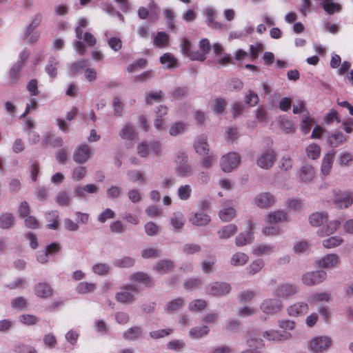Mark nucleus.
Segmentation results:
<instances>
[{"mask_svg":"<svg viewBox=\"0 0 353 353\" xmlns=\"http://www.w3.org/2000/svg\"><path fill=\"white\" fill-rule=\"evenodd\" d=\"M240 161V156L237 153L229 152L221 158V169L225 172H230L239 165Z\"/></svg>","mask_w":353,"mask_h":353,"instance_id":"f257e3e1","label":"nucleus"},{"mask_svg":"<svg viewBox=\"0 0 353 353\" xmlns=\"http://www.w3.org/2000/svg\"><path fill=\"white\" fill-rule=\"evenodd\" d=\"M121 291L117 292L115 299L122 303H130L134 300V295L130 292L137 293L138 290L133 285H125L121 288Z\"/></svg>","mask_w":353,"mask_h":353,"instance_id":"f03ea898","label":"nucleus"},{"mask_svg":"<svg viewBox=\"0 0 353 353\" xmlns=\"http://www.w3.org/2000/svg\"><path fill=\"white\" fill-rule=\"evenodd\" d=\"M332 344L331 339L327 336H317L309 343V347L314 353H321L326 350Z\"/></svg>","mask_w":353,"mask_h":353,"instance_id":"7ed1b4c3","label":"nucleus"},{"mask_svg":"<svg viewBox=\"0 0 353 353\" xmlns=\"http://www.w3.org/2000/svg\"><path fill=\"white\" fill-rule=\"evenodd\" d=\"M90 148L86 144L77 147L73 153V159L75 162L82 164L86 163L92 155Z\"/></svg>","mask_w":353,"mask_h":353,"instance_id":"20e7f679","label":"nucleus"},{"mask_svg":"<svg viewBox=\"0 0 353 353\" xmlns=\"http://www.w3.org/2000/svg\"><path fill=\"white\" fill-rule=\"evenodd\" d=\"M326 276V272L323 270L307 272L303 275L302 281L305 285H314L323 282Z\"/></svg>","mask_w":353,"mask_h":353,"instance_id":"39448f33","label":"nucleus"},{"mask_svg":"<svg viewBox=\"0 0 353 353\" xmlns=\"http://www.w3.org/2000/svg\"><path fill=\"white\" fill-rule=\"evenodd\" d=\"M283 307L279 299H268L263 301L261 305V310L266 314H273L279 312Z\"/></svg>","mask_w":353,"mask_h":353,"instance_id":"423d86ee","label":"nucleus"},{"mask_svg":"<svg viewBox=\"0 0 353 353\" xmlns=\"http://www.w3.org/2000/svg\"><path fill=\"white\" fill-rule=\"evenodd\" d=\"M298 292V288L291 283L279 285L275 290V295L279 298L288 299Z\"/></svg>","mask_w":353,"mask_h":353,"instance_id":"0eeeda50","label":"nucleus"},{"mask_svg":"<svg viewBox=\"0 0 353 353\" xmlns=\"http://www.w3.org/2000/svg\"><path fill=\"white\" fill-rule=\"evenodd\" d=\"M275 159V154L272 150H265L258 158L257 165L263 169H269L272 167Z\"/></svg>","mask_w":353,"mask_h":353,"instance_id":"6e6552de","label":"nucleus"},{"mask_svg":"<svg viewBox=\"0 0 353 353\" xmlns=\"http://www.w3.org/2000/svg\"><path fill=\"white\" fill-rule=\"evenodd\" d=\"M230 290L228 283L215 282L207 288V293L212 296H221L229 293Z\"/></svg>","mask_w":353,"mask_h":353,"instance_id":"1a4fd4ad","label":"nucleus"},{"mask_svg":"<svg viewBox=\"0 0 353 353\" xmlns=\"http://www.w3.org/2000/svg\"><path fill=\"white\" fill-rule=\"evenodd\" d=\"M248 229L245 233H240L235 239V244L237 246H243L252 242L254 239L252 233V222L248 221Z\"/></svg>","mask_w":353,"mask_h":353,"instance_id":"9d476101","label":"nucleus"},{"mask_svg":"<svg viewBox=\"0 0 353 353\" xmlns=\"http://www.w3.org/2000/svg\"><path fill=\"white\" fill-rule=\"evenodd\" d=\"M263 336L265 339L272 341H281L291 337V334L287 331L279 332L277 330L264 332Z\"/></svg>","mask_w":353,"mask_h":353,"instance_id":"9b49d317","label":"nucleus"},{"mask_svg":"<svg viewBox=\"0 0 353 353\" xmlns=\"http://www.w3.org/2000/svg\"><path fill=\"white\" fill-rule=\"evenodd\" d=\"M287 311L290 316L302 315L308 312V305L306 303L297 302L289 306Z\"/></svg>","mask_w":353,"mask_h":353,"instance_id":"f8f14e48","label":"nucleus"},{"mask_svg":"<svg viewBox=\"0 0 353 353\" xmlns=\"http://www.w3.org/2000/svg\"><path fill=\"white\" fill-rule=\"evenodd\" d=\"M334 202L340 208H348L353 203V193L345 192L341 195L336 194Z\"/></svg>","mask_w":353,"mask_h":353,"instance_id":"ddd939ff","label":"nucleus"},{"mask_svg":"<svg viewBox=\"0 0 353 353\" xmlns=\"http://www.w3.org/2000/svg\"><path fill=\"white\" fill-rule=\"evenodd\" d=\"M339 264V259L335 254H327L319 261V265L325 268H334L338 266Z\"/></svg>","mask_w":353,"mask_h":353,"instance_id":"4468645a","label":"nucleus"},{"mask_svg":"<svg viewBox=\"0 0 353 353\" xmlns=\"http://www.w3.org/2000/svg\"><path fill=\"white\" fill-rule=\"evenodd\" d=\"M196 152L201 154H207L209 151V145L207 142V137L204 134L197 138L194 144Z\"/></svg>","mask_w":353,"mask_h":353,"instance_id":"2eb2a0df","label":"nucleus"},{"mask_svg":"<svg viewBox=\"0 0 353 353\" xmlns=\"http://www.w3.org/2000/svg\"><path fill=\"white\" fill-rule=\"evenodd\" d=\"M255 202L259 208H268L274 203V199L270 193L265 192L257 195Z\"/></svg>","mask_w":353,"mask_h":353,"instance_id":"dca6fc26","label":"nucleus"},{"mask_svg":"<svg viewBox=\"0 0 353 353\" xmlns=\"http://www.w3.org/2000/svg\"><path fill=\"white\" fill-rule=\"evenodd\" d=\"M335 152L334 151L327 153L322 160L321 163V172L324 175L330 174L332 168Z\"/></svg>","mask_w":353,"mask_h":353,"instance_id":"f3484780","label":"nucleus"},{"mask_svg":"<svg viewBox=\"0 0 353 353\" xmlns=\"http://www.w3.org/2000/svg\"><path fill=\"white\" fill-rule=\"evenodd\" d=\"M34 292L37 296L47 298L52 295V289L51 286L46 283H39L35 285Z\"/></svg>","mask_w":353,"mask_h":353,"instance_id":"a211bd4d","label":"nucleus"},{"mask_svg":"<svg viewBox=\"0 0 353 353\" xmlns=\"http://www.w3.org/2000/svg\"><path fill=\"white\" fill-rule=\"evenodd\" d=\"M346 141L345 136L341 132H334L331 134L327 139V144L332 148H336Z\"/></svg>","mask_w":353,"mask_h":353,"instance_id":"6ab92c4d","label":"nucleus"},{"mask_svg":"<svg viewBox=\"0 0 353 353\" xmlns=\"http://www.w3.org/2000/svg\"><path fill=\"white\" fill-rule=\"evenodd\" d=\"M314 175V170L312 165L305 164L300 170L299 179L301 181H310Z\"/></svg>","mask_w":353,"mask_h":353,"instance_id":"aec40b11","label":"nucleus"},{"mask_svg":"<svg viewBox=\"0 0 353 353\" xmlns=\"http://www.w3.org/2000/svg\"><path fill=\"white\" fill-rule=\"evenodd\" d=\"M130 279L131 281L142 283L145 285L146 287H150L153 285V282L151 279L143 272H135L130 276Z\"/></svg>","mask_w":353,"mask_h":353,"instance_id":"412c9836","label":"nucleus"},{"mask_svg":"<svg viewBox=\"0 0 353 353\" xmlns=\"http://www.w3.org/2000/svg\"><path fill=\"white\" fill-rule=\"evenodd\" d=\"M216 13L212 8H208L205 12V17L208 26L214 29H221L222 24L216 21Z\"/></svg>","mask_w":353,"mask_h":353,"instance_id":"4be33fe9","label":"nucleus"},{"mask_svg":"<svg viewBox=\"0 0 353 353\" xmlns=\"http://www.w3.org/2000/svg\"><path fill=\"white\" fill-rule=\"evenodd\" d=\"M190 221L195 225L202 226L207 225L210 221V218L205 213L201 212L195 213Z\"/></svg>","mask_w":353,"mask_h":353,"instance_id":"5701e85b","label":"nucleus"},{"mask_svg":"<svg viewBox=\"0 0 353 353\" xmlns=\"http://www.w3.org/2000/svg\"><path fill=\"white\" fill-rule=\"evenodd\" d=\"M322 8L328 14H333L335 12H339L342 7L340 4L332 2L331 0H322L321 1Z\"/></svg>","mask_w":353,"mask_h":353,"instance_id":"b1692460","label":"nucleus"},{"mask_svg":"<svg viewBox=\"0 0 353 353\" xmlns=\"http://www.w3.org/2000/svg\"><path fill=\"white\" fill-rule=\"evenodd\" d=\"M341 226V222L338 220L330 221L326 227L323 226L319 231V234L321 236H329L335 232V231Z\"/></svg>","mask_w":353,"mask_h":353,"instance_id":"393cba45","label":"nucleus"},{"mask_svg":"<svg viewBox=\"0 0 353 353\" xmlns=\"http://www.w3.org/2000/svg\"><path fill=\"white\" fill-rule=\"evenodd\" d=\"M119 135L123 139L134 140L137 137V132L132 125L126 124L121 130Z\"/></svg>","mask_w":353,"mask_h":353,"instance_id":"a878e982","label":"nucleus"},{"mask_svg":"<svg viewBox=\"0 0 353 353\" xmlns=\"http://www.w3.org/2000/svg\"><path fill=\"white\" fill-rule=\"evenodd\" d=\"M327 221V214L326 213L315 212L309 216V222L310 225L314 227L320 226Z\"/></svg>","mask_w":353,"mask_h":353,"instance_id":"bb28decb","label":"nucleus"},{"mask_svg":"<svg viewBox=\"0 0 353 353\" xmlns=\"http://www.w3.org/2000/svg\"><path fill=\"white\" fill-rule=\"evenodd\" d=\"M14 217L12 213L6 212L0 216V228L10 229L14 225Z\"/></svg>","mask_w":353,"mask_h":353,"instance_id":"cd10ccee","label":"nucleus"},{"mask_svg":"<svg viewBox=\"0 0 353 353\" xmlns=\"http://www.w3.org/2000/svg\"><path fill=\"white\" fill-rule=\"evenodd\" d=\"M142 333V329L140 327H132L123 333V338L129 341H135L141 336Z\"/></svg>","mask_w":353,"mask_h":353,"instance_id":"c85d7f7f","label":"nucleus"},{"mask_svg":"<svg viewBox=\"0 0 353 353\" xmlns=\"http://www.w3.org/2000/svg\"><path fill=\"white\" fill-rule=\"evenodd\" d=\"M237 232V226L234 224H229L221 228L219 232L221 239H229Z\"/></svg>","mask_w":353,"mask_h":353,"instance_id":"c756f323","label":"nucleus"},{"mask_svg":"<svg viewBox=\"0 0 353 353\" xmlns=\"http://www.w3.org/2000/svg\"><path fill=\"white\" fill-rule=\"evenodd\" d=\"M176 172L181 177H188L192 174L193 169L192 165L187 162L176 165Z\"/></svg>","mask_w":353,"mask_h":353,"instance_id":"7c9ffc66","label":"nucleus"},{"mask_svg":"<svg viewBox=\"0 0 353 353\" xmlns=\"http://www.w3.org/2000/svg\"><path fill=\"white\" fill-rule=\"evenodd\" d=\"M154 45L158 48H164L169 43V36L164 32H158L154 38Z\"/></svg>","mask_w":353,"mask_h":353,"instance_id":"2f4dec72","label":"nucleus"},{"mask_svg":"<svg viewBox=\"0 0 353 353\" xmlns=\"http://www.w3.org/2000/svg\"><path fill=\"white\" fill-rule=\"evenodd\" d=\"M98 190V188L94 184H88L84 186L77 187L74 190V192L77 196L84 197L85 196V192L88 193H94Z\"/></svg>","mask_w":353,"mask_h":353,"instance_id":"473e14b6","label":"nucleus"},{"mask_svg":"<svg viewBox=\"0 0 353 353\" xmlns=\"http://www.w3.org/2000/svg\"><path fill=\"white\" fill-rule=\"evenodd\" d=\"M160 61L163 65H167L168 68H174L178 66L177 60L170 54L165 53L160 57Z\"/></svg>","mask_w":353,"mask_h":353,"instance_id":"72a5a7b5","label":"nucleus"},{"mask_svg":"<svg viewBox=\"0 0 353 353\" xmlns=\"http://www.w3.org/2000/svg\"><path fill=\"white\" fill-rule=\"evenodd\" d=\"M21 67V63L18 61L11 68L9 72L10 81L11 83H15L19 80Z\"/></svg>","mask_w":353,"mask_h":353,"instance_id":"f704fd0d","label":"nucleus"},{"mask_svg":"<svg viewBox=\"0 0 353 353\" xmlns=\"http://www.w3.org/2000/svg\"><path fill=\"white\" fill-rule=\"evenodd\" d=\"M210 332V329L207 325H203L199 327H193L190 332V336L194 339H199L205 335H207Z\"/></svg>","mask_w":353,"mask_h":353,"instance_id":"c9c22d12","label":"nucleus"},{"mask_svg":"<svg viewBox=\"0 0 353 353\" xmlns=\"http://www.w3.org/2000/svg\"><path fill=\"white\" fill-rule=\"evenodd\" d=\"M321 148L316 143L310 144L306 148V153L308 158L312 159H317L321 154Z\"/></svg>","mask_w":353,"mask_h":353,"instance_id":"e433bc0d","label":"nucleus"},{"mask_svg":"<svg viewBox=\"0 0 353 353\" xmlns=\"http://www.w3.org/2000/svg\"><path fill=\"white\" fill-rule=\"evenodd\" d=\"M287 218V214L282 210L275 211L270 213L268 216V221L270 223H277L285 221Z\"/></svg>","mask_w":353,"mask_h":353,"instance_id":"4c0bfd02","label":"nucleus"},{"mask_svg":"<svg viewBox=\"0 0 353 353\" xmlns=\"http://www.w3.org/2000/svg\"><path fill=\"white\" fill-rule=\"evenodd\" d=\"M248 261V256L243 252L234 254L231 259V264L234 266L243 265Z\"/></svg>","mask_w":353,"mask_h":353,"instance_id":"58836bf2","label":"nucleus"},{"mask_svg":"<svg viewBox=\"0 0 353 353\" xmlns=\"http://www.w3.org/2000/svg\"><path fill=\"white\" fill-rule=\"evenodd\" d=\"M343 242V239L340 236H331L323 241V245L325 248H332L341 245Z\"/></svg>","mask_w":353,"mask_h":353,"instance_id":"ea45409f","label":"nucleus"},{"mask_svg":"<svg viewBox=\"0 0 353 353\" xmlns=\"http://www.w3.org/2000/svg\"><path fill=\"white\" fill-rule=\"evenodd\" d=\"M95 289V284L87 282H81L77 287V291L79 294L89 293L93 292Z\"/></svg>","mask_w":353,"mask_h":353,"instance_id":"a19ab883","label":"nucleus"},{"mask_svg":"<svg viewBox=\"0 0 353 353\" xmlns=\"http://www.w3.org/2000/svg\"><path fill=\"white\" fill-rule=\"evenodd\" d=\"M236 214V210L233 208H228L219 212V217L223 221H230Z\"/></svg>","mask_w":353,"mask_h":353,"instance_id":"79ce46f5","label":"nucleus"},{"mask_svg":"<svg viewBox=\"0 0 353 353\" xmlns=\"http://www.w3.org/2000/svg\"><path fill=\"white\" fill-rule=\"evenodd\" d=\"M185 129V124L183 122H176L173 123L169 130V133L171 136H177L184 132Z\"/></svg>","mask_w":353,"mask_h":353,"instance_id":"37998d69","label":"nucleus"},{"mask_svg":"<svg viewBox=\"0 0 353 353\" xmlns=\"http://www.w3.org/2000/svg\"><path fill=\"white\" fill-rule=\"evenodd\" d=\"M134 264V259L129 257L124 256L122 259L114 261V265L119 268H130Z\"/></svg>","mask_w":353,"mask_h":353,"instance_id":"c03bdc74","label":"nucleus"},{"mask_svg":"<svg viewBox=\"0 0 353 353\" xmlns=\"http://www.w3.org/2000/svg\"><path fill=\"white\" fill-rule=\"evenodd\" d=\"M171 225L175 229H181L184 225L183 216L180 213H174L170 219Z\"/></svg>","mask_w":353,"mask_h":353,"instance_id":"a18cd8bd","label":"nucleus"},{"mask_svg":"<svg viewBox=\"0 0 353 353\" xmlns=\"http://www.w3.org/2000/svg\"><path fill=\"white\" fill-rule=\"evenodd\" d=\"M172 267V261L170 260H163L158 263L157 265V270L161 274H164L170 270Z\"/></svg>","mask_w":353,"mask_h":353,"instance_id":"49530a36","label":"nucleus"},{"mask_svg":"<svg viewBox=\"0 0 353 353\" xmlns=\"http://www.w3.org/2000/svg\"><path fill=\"white\" fill-rule=\"evenodd\" d=\"M59 63L54 58H51L46 66V70L51 77H55L57 74V65Z\"/></svg>","mask_w":353,"mask_h":353,"instance_id":"de8ad7c7","label":"nucleus"},{"mask_svg":"<svg viewBox=\"0 0 353 353\" xmlns=\"http://www.w3.org/2000/svg\"><path fill=\"white\" fill-rule=\"evenodd\" d=\"M264 266V262L262 259H258L254 261L248 267V270L250 274H254L259 272Z\"/></svg>","mask_w":353,"mask_h":353,"instance_id":"09e8293b","label":"nucleus"},{"mask_svg":"<svg viewBox=\"0 0 353 353\" xmlns=\"http://www.w3.org/2000/svg\"><path fill=\"white\" fill-rule=\"evenodd\" d=\"M192 193L191 187L189 185H181L178 189V196L181 200H187Z\"/></svg>","mask_w":353,"mask_h":353,"instance_id":"8fccbe9b","label":"nucleus"},{"mask_svg":"<svg viewBox=\"0 0 353 353\" xmlns=\"http://www.w3.org/2000/svg\"><path fill=\"white\" fill-rule=\"evenodd\" d=\"M113 112L115 116H121L123 110V103L119 97L113 98Z\"/></svg>","mask_w":353,"mask_h":353,"instance_id":"3c124183","label":"nucleus"},{"mask_svg":"<svg viewBox=\"0 0 353 353\" xmlns=\"http://www.w3.org/2000/svg\"><path fill=\"white\" fill-rule=\"evenodd\" d=\"M272 247L268 245H259L253 250V254L256 256L270 254L272 252Z\"/></svg>","mask_w":353,"mask_h":353,"instance_id":"603ef678","label":"nucleus"},{"mask_svg":"<svg viewBox=\"0 0 353 353\" xmlns=\"http://www.w3.org/2000/svg\"><path fill=\"white\" fill-rule=\"evenodd\" d=\"M210 261H203L201 263L202 271L204 273L209 274L213 272V265L216 263V259L214 256L210 257Z\"/></svg>","mask_w":353,"mask_h":353,"instance_id":"864d4df0","label":"nucleus"},{"mask_svg":"<svg viewBox=\"0 0 353 353\" xmlns=\"http://www.w3.org/2000/svg\"><path fill=\"white\" fill-rule=\"evenodd\" d=\"M172 329L170 328L161 329L156 331L150 332V336L151 338L154 339H158L170 335L171 333H172Z\"/></svg>","mask_w":353,"mask_h":353,"instance_id":"5fc2aeb1","label":"nucleus"},{"mask_svg":"<svg viewBox=\"0 0 353 353\" xmlns=\"http://www.w3.org/2000/svg\"><path fill=\"white\" fill-rule=\"evenodd\" d=\"M57 203L62 206H68L70 203V198L65 192H60L56 198Z\"/></svg>","mask_w":353,"mask_h":353,"instance_id":"6e6d98bb","label":"nucleus"},{"mask_svg":"<svg viewBox=\"0 0 353 353\" xmlns=\"http://www.w3.org/2000/svg\"><path fill=\"white\" fill-rule=\"evenodd\" d=\"M324 121L326 124H332L334 121L339 123L341 121L337 111L332 109L324 117Z\"/></svg>","mask_w":353,"mask_h":353,"instance_id":"4d7b16f0","label":"nucleus"},{"mask_svg":"<svg viewBox=\"0 0 353 353\" xmlns=\"http://www.w3.org/2000/svg\"><path fill=\"white\" fill-rule=\"evenodd\" d=\"M280 128L286 134L293 132L295 130L293 123L286 119L280 121Z\"/></svg>","mask_w":353,"mask_h":353,"instance_id":"13d9d810","label":"nucleus"},{"mask_svg":"<svg viewBox=\"0 0 353 353\" xmlns=\"http://www.w3.org/2000/svg\"><path fill=\"white\" fill-rule=\"evenodd\" d=\"M27 90L30 92V96H37L39 93L38 90V81L35 79H31L26 85Z\"/></svg>","mask_w":353,"mask_h":353,"instance_id":"bf43d9fd","label":"nucleus"},{"mask_svg":"<svg viewBox=\"0 0 353 353\" xmlns=\"http://www.w3.org/2000/svg\"><path fill=\"white\" fill-rule=\"evenodd\" d=\"M39 104L37 100L34 98L30 99L29 102L26 104V107L24 112L21 115V118H24L28 115L32 110L37 109Z\"/></svg>","mask_w":353,"mask_h":353,"instance_id":"052dcab7","label":"nucleus"},{"mask_svg":"<svg viewBox=\"0 0 353 353\" xmlns=\"http://www.w3.org/2000/svg\"><path fill=\"white\" fill-rule=\"evenodd\" d=\"M225 106L226 102L225 99L221 98L216 99L214 101L212 110L216 113L221 114L224 111Z\"/></svg>","mask_w":353,"mask_h":353,"instance_id":"680f3d73","label":"nucleus"},{"mask_svg":"<svg viewBox=\"0 0 353 353\" xmlns=\"http://www.w3.org/2000/svg\"><path fill=\"white\" fill-rule=\"evenodd\" d=\"M313 123V119H312L309 116H307L303 119L301 123V128L303 134H306L310 131Z\"/></svg>","mask_w":353,"mask_h":353,"instance_id":"e2e57ef3","label":"nucleus"},{"mask_svg":"<svg viewBox=\"0 0 353 353\" xmlns=\"http://www.w3.org/2000/svg\"><path fill=\"white\" fill-rule=\"evenodd\" d=\"M87 170L84 166H79L74 169L72 172V179L76 181H80L83 179L86 174Z\"/></svg>","mask_w":353,"mask_h":353,"instance_id":"0e129e2a","label":"nucleus"},{"mask_svg":"<svg viewBox=\"0 0 353 353\" xmlns=\"http://www.w3.org/2000/svg\"><path fill=\"white\" fill-rule=\"evenodd\" d=\"M115 216V213L110 208H106L98 216V221L100 223H105L108 219H113Z\"/></svg>","mask_w":353,"mask_h":353,"instance_id":"69168bd1","label":"nucleus"},{"mask_svg":"<svg viewBox=\"0 0 353 353\" xmlns=\"http://www.w3.org/2000/svg\"><path fill=\"white\" fill-rule=\"evenodd\" d=\"M24 223L27 228L30 229H38L40 225L39 221L31 215L24 218Z\"/></svg>","mask_w":353,"mask_h":353,"instance_id":"338daca9","label":"nucleus"},{"mask_svg":"<svg viewBox=\"0 0 353 353\" xmlns=\"http://www.w3.org/2000/svg\"><path fill=\"white\" fill-rule=\"evenodd\" d=\"M145 231L146 234L149 236H154L157 235L160 229L157 224L153 222H148L145 225Z\"/></svg>","mask_w":353,"mask_h":353,"instance_id":"774afa93","label":"nucleus"}]
</instances>
